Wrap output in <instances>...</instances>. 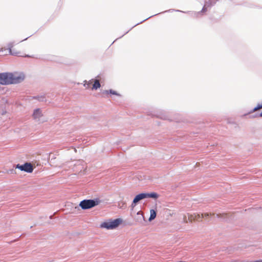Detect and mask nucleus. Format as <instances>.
Segmentation results:
<instances>
[{
	"instance_id": "obj_1",
	"label": "nucleus",
	"mask_w": 262,
	"mask_h": 262,
	"mask_svg": "<svg viewBox=\"0 0 262 262\" xmlns=\"http://www.w3.org/2000/svg\"><path fill=\"white\" fill-rule=\"evenodd\" d=\"M25 75L23 72L1 73H0V84L9 85L20 83L25 80Z\"/></svg>"
},
{
	"instance_id": "obj_2",
	"label": "nucleus",
	"mask_w": 262,
	"mask_h": 262,
	"mask_svg": "<svg viewBox=\"0 0 262 262\" xmlns=\"http://www.w3.org/2000/svg\"><path fill=\"white\" fill-rule=\"evenodd\" d=\"M100 202V201L98 198L94 199H85L80 202L79 206L83 210H86L98 205Z\"/></svg>"
},
{
	"instance_id": "obj_3",
	"label": "nucleus",
	"mask_w": 262,
	"mask_h": 262,
	"mask_svg": "<svg viewBox=\"0 0 262 262\" xmlns=\"http://www.w3.org/2000/svg\"><path fill=\"white\" fill-rule=\"evenodd\" d=\"M122 222V220L120 218L114 220H110L102 223L100 225V227L101 228H105L107 230L114 229L118 227Z\"/></svg>"
},
{
	"instance_id": "obj_4",
	"label": "nucleus",
	"mask_w": 262,
	"mask_h": 262,
	"mask_svg": "<svg viewBox=\"0 0 262 262\" xmlns=\"http://www.w3.org/2000/svg\"><path fill=\"white\" fill-rule=\"evenodd\" d=\"M207 10L206 5H205L204 6V7H203L202 9L201 10V11H198V12H195V11L185 12V11H181L179 10L169 9L168 11H165L163 12L162 13H165V12H173V11L181 12H183V13H185L190 14L191 16H192L193 17H195V18H198L200 16L202 15L204 13L206 12Z\"/></svg>"
},
{
	"instance_id": "obj_5",
	"label": "nucleus",
	"mask_w": 262,
	"mask_h": 262,
	"mask_svg": "<svg viewBox=\"0 0 262 262\" xmlns=\"http://www.w3.org/2000/svg\"><path fill=\"white\" fill-rule=\"evenodd\" d=\"M15 168H17L21 171H24L28 173H31L33 170L32 165L28 162H26L23 165L18 164L16 165Z\"/></svg>"
},
{
	"instance_id": "obj_6",
	"label": "nucleus",
	"mask_w": 262,
	"mask_h": 262,
	"mask_svg": "<svg viewBox=\"0 0 262 262\" xmlns=\"http://www.w3.org/2000/svg\"><path fill=\"white\" fill-rule=\"evenodd\" d=\"M43 116L42 111L40 108H36L34 110L32 114V117L36 122H43L45 121L41 120V118Z\"/></svg>"
},
{
	"instance_id": "obj_7",
	"label": "nucleus",
	"mask_w": 262,
	"mask_h": 262,
	"mask_svg": "<svg viewBox=\"0 0 262 262\" xmlns=\"http://www.w3.org/2000/svg\"><path fill=\"white\" fill-rule=\"evenodd\" d=\"M144 196L145 195H144L143 193H140L135 196L130 206L132 210H133V209L139 202L140 201L145 199V197H144Z\"/></svg>"
},
{
	"instance_id": "obj_8",
	"label": "nucleus",
	"mask_w": 262,
	"mask_h": 262,
	"mask_svg": "<svg viewBox=\"0 0 262 262\" xmlns=\"http://www.w3.org/2000/svg\"><path fill=\"white\" fill-rule=\"evenodd\" d=\"M145 195V199L146 198H152L157 199L159 197V194L156 192H150V193H143Z\"/></svg>"
},
{
	"instance_id": "obj_9",
	"label": "nucleus",
	"mask_w": 262,
	"mask_h": 262,
	"mask_svg": "<svg viewBox=\"0 0 262 262\" xmlns=\"http://www.w3.org/2000/svg\"><path fill=\"white\" fill-rule=\"evenodd\" d=\"M157 212L154 209H151L150 211V216L149 217V221H151L156 217Z\"/></svg>"
},
{
	"instance_id": "obj_10",
	"label": "nucleus",
	"mask_w": 262,
	"mask_h": 262,
	"mask_svg": "<svg viewBox=\"0 0 262 262\" xmlns=\"http://www.w3.org/2000/svg\"><path fill=\"white\" fill-rule=\"evenodd\" d=\"M137 216L135 218V220L137 222H141L143 220H144V216L140 211L137 212Z\"/></svg>"
},
{
	"instance_id": "obj_11",
	"label": "nucleus",
	"mask_w": 262,
	"mask_h": 262,
	"mask_svg": "<svg viewBox=\"0 0 262 262\" xmlns=\"http://www.w3.org/2000/svg\"><path fill=\"white\" fill-rule=\"evenodd\" d=\"M103 94H111L112 95H117L118 96H121V95L119 93H118L116 91H114L112 89H110L109 90H105L103 92Z\"/></svg>"
},
{
	"instance_id": "obj_12",
	"label": "nucleus",
	"mask_w": 262,
	"mask_h": 262,
	"mask_svg": "<svg viewBox=\"0 0 262 262\" xmlns=\"http://www.w3.org/2000/svg\"><path fill=\"white\" fill-rule=\"evenodd\" d=\"M101 86V84L98 80H95L94 83L93 85L92 89L97 90L98 88H100Z\"/></svg>"
},
{
	"instance_id": "obj_13",
	"label": "nucleus",
	"mask_w": 262,
	"mask_h": 262,
	"mask_svg": "<svg viewBox=\"0 0 262 262\" xmlns=\"http://www.w3.org/2000/svg\"><path fill=\"white\" fill-rule=\"evenodd\" d=\"M211 215V213H202L201 214V216L200 214H198V218H197L196 220H198L200 218H207V217H208L209 216H210Z\"/></svg>"
},
{
	"instance_id": "obj_14",
	"label": "nucleus",
	"mask_w": 262,
	"mask_h": 262,
	"mask_svg": "<svg viewBox=\"0 0 262 262\" xmlns=\"http://www.w3.org/2000/svg\"><path fill=\"white\" fill-rule=\"evenodd\" d=\"M14 45H15L14 41L10 42L7 45L9 53H11V49L13 47Z\"/></svg>"
},
{
	"instance_id": "obj_15",
	"label": "nucleus",
	"mask_w": 262,
	"mask_h": 262,
	"mask_svg": "<svg viewBox=\"0 0 262 262\" xmlns=\"http://www.w3.org/2000/svg\"><path fill=\"white\" fill-rule=\"evenodd\" d=\"M33 98L38 100L40 102L46 101V99L44 96H37L33 97Z\"/></svg>"
},
{
	"instance_id": "obj_16",
	"label": "nucleus",
	"mask_w": 262,
	"mask_h": 262,
	"mask_svg": "<svg viewBox=\"0 0 262 262\" xmlns=\"http://www.w3.org/2000/svg\"><path fill=\"white\" fill-rule=\"evenodd\" d=\"M19 54V52H16L14 51H12V50H11V53H9V54L13 55V56L18 55Z\"/></svg>"
},
{
	"instance_id": "obj_17",
	"label": "nucleus",
	"mask_w": 262,
	"mask_h": 262,
	"mask_svg": "<svg viewBox=\"0 0 262 262\" xmlns=\"http://www.w3.org/2000/svg\"><path fill=\"white\" fill-rule=\"evenodd\" d=\"M160 13H159V14H160ZM158 14H159V13H158ZM158 15V14H155V15H154V16H155V15ZM152 16H153V15H152ZM152 17V16L148 17V18H147L145 19L144 20H143L141 21V22H140V23H137V24H136V25H135V26H137L138 25H139V24H141L142 22H143V21H144L146 20L147 19H148V18H150V17Z\"/></svg>"
},
{
	"instance_id": "obj_18",
	"label": "nucleus",
	"mask_w": 262,
	"mask_h": 262,
	"mask_svg": "<svg viewBox=\"0 0 262 262\" xmlns=\"http://www.w3.org/2000/svg\"><path fill=\"white\" fill-rule=\"evenodd\" d=\"M15 170L14 169H10L9 171H8V173H10V174H14V173H15Z\"/></svg>"
},
{
	"instance_id": "obj_19",
	"label": "nucleus",
	"mask_w": 262,
	"mask_h": 262,
	"mask_svg": "<svg viewBox=\"0 0 262 262\" xmlns=\"http://www.w3.org/2000/svg\"><path fill=\"white\" fill-rule=\"evenodd\" d=\"M227 214H223L222 215L221 214H216V216L218 217H224V219L225 218V217L224 216H226Z\"/></svg>"
},
{
	"instance_id": "obj_20",
	"label": "nucleus",
	"mask_w": 262,
	"mask_h": 262,
	"mask_svg": "<svg viewBox=\"0 0 262 262\" xmlns=\"http://www.w3.org/2000/svg\"><path fill=\"white\" fill-rule=\"evenodd\" d=\"M260 117L259 116V114H255L254 115L251 116V118H256V117Z\"/></svg>"
},
{
	"instance_id": "obj_21",
	"label": "nucleus",
	"mask_w": 262,
	"mask_h": 262,
	"mask_svg": "<svg viewBox=\"0 0 262 262\" xmlns=\"http://www.w3.org/2000/svg\"><path fill=\"white\" fill-rule=\"evenodd\" d=\"M20 56L25 57H33L32 56H30L29 55H20Z\"/></svg>"
},
{
	"instance_id": "obj_22",
	"label": "nucleus",
	"mask_w": 262,
	"mask_h": 262,
	"mask_svg": "<svg viewBox=\"0 0 262 262\" xmlns=\"http://www.w3.org/2000/svg\"><path fill=\"white\" fill-rule=\"evenodd\" d=\"M209 2H210V4L211 5H212L213 4H214L215 3V2L214 0H209Z\"/></svg>"
},
{
	"instance_id": "obj_23",
	"label": "nucleus",
	"mask_w": 262,
	"mask_h": 262,
	"mask_svg": "<svg viewBox=\"0 0 262 262\" xmlns=\"http://www.w3.org/2000/svg\"><path fill=\"white\" fill-rule=\"evenodd\" d=\"M259 116L260 117H262V112L259 114Z\"/></svg>"
},
{
	"instance_id": "obj_24",
	"label": "nucleus",
	"mask_w": 262,
	"mask_h": 262,
	"mask_svg": "<svg viewBox=\"0 0 262 262\" xmlns=\"http://www.w3.org/2000/svg\"><path fill=\"white\" fill-rule=\"evenodd\" d=\"M3 50H4V48H2L0 49V52H1L3 51Z\"/></svg>"
},
{
	"instance_id": "obj_25",
	"label": "nucleus",
	"mask_w": 262,
	"mask_h": 262,
	"mask_svg": "<svg viewBox=\"0 0 262 262\" xmlns=\"http://www.w3.org/2000/svg\"><path fill=\"white\" fill-rule=\"evenodd\" d=\"M129 31L126 32V33H125L123 35H122V36H123V35H124L125 34H126V33H127Z\"/></svg>"
},
{
	"instance_id": "obj_26",
	"label": "nucleus",
	"mask_w": 262,
	"mask_h": 262,
	"mask_svg": "<svg viewBox=\"0 0 262 262\" xmlns=\"http://www.w3.org/2000/svg\"><path fill=\"white\" fill-rule=\"evenodd\" d=\"M161 118L163 119H165V118L164 117H160Z\"/></svg>"
},
{
	"instance_id": "obj_27",
	"label": "nucleus",
	"mask_w": 262,
	"mask_h": 262,
	"mask_svg": "<svg viewBox=\"0 0 262 262\" xmlns=\"http://www.w3.org/2000/svg\"><path fill=\"white\" fill-rule=\"evenodd\" d=\"M27 38H28V37H27V38H25V39H24V40H26ZM23 41V40H21V41H20V42H21V41Z\"/></svg>"
}]
</instances>
